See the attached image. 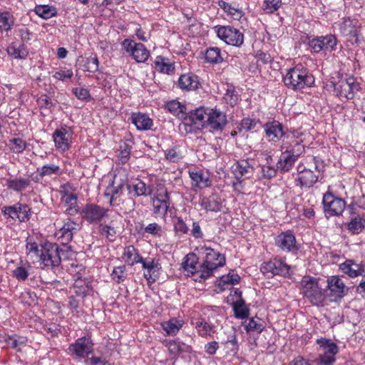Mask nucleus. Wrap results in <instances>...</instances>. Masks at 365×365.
<instances>
[{"mask_svg": "<svg viewBox=\"0 0 365 365\" xmlns=\"http://www.w3.org/2000/svg\"><path fill=\"white\" fill-rule=\"evenodd\" d=\"M284 85L289 89L299 91L304 88L312 87L314 83V78L309 71L302 66L289 68L284 76Z\"/></svg>", "mask_w": 365, "mask_h": 365, "instance_id": "f257e3e1", "label": "nucleus"}, {"mask_svg": "<svg viewBox=\"0 0 365 365\" xmlns=\"http://www.w3.org/2000/svg\"><path fill=\"white\" fill-rule=\"evenodd\" d=\"M201 250L205 254V259L200 265V277L195 279V281H202L210 277L214 270L225 264V257L224 255L215 251L210 247H202Z\"/></svg>", "mask_w": 365, "mask_h": 365, "instance_id": "f03ea898", "label": "nucleus"}, {"mask_svg": "<svg viewBox=\"0 0 365 365\" xmlns=\"http://www.w3.org/2000/svg\"><path fill=\"white\" fill-rule=\"evenodd\" d=\"M304 297L314 306L322 307L326 299L325 290L319 287L318 281L312 277H304L301 281Z\"/></svg>", "mask_w": 365, "mask_h": 365, "instance_id": "7ed1b4c3", "label": "nucleus"}, {"mask_svg": "<svg viewBox=\"0 0 365 365\" xmlns=\"http://www.w3.org/2000/svg\"><path fill=\"white\" fill-rule=\"evenodd\" d=\"M334 89L337 96L351 100L361 90V86L356 78L350 76L345 78H341L334 83Z\"/></svg>", "mask_w": 365, "mask_h": 365, "instance_id": "20e7f679", "label": "nucleus"}, {"mask_svg": "<svg viewBox=\"0 0 365 365\" xmlns=\"http://www.w3.org/2000/svg\"><path fill=\"white\" fill-rule=\"evenodd\" d=\"M93 344L90 337H81L69 345L68 353L76 359H84L93 352Z\"/></svg>", "mask_w": 365, "mask_h": 365, "instance_id": "39448f33", "label": "nucleus"}, {"mask_svg": "<svg viewBox=\"0 0 365 365\" xmlns=\"http://www.w3.org/2000/svg\"><path fill=\"white\" fill-rule=\"evenodd\" d=\"M322 203L325 214L329 217L340 215L346 206V202L344 200L334 196L329 192L324 195Z\"/></svg>", "mask_w": 365, "mask_h": 365, "instance_id": "423d86ee", "label": "nucleus"}, {"mask_svg": "<svg viewBox=\"0 0 365 365\" xmlns=\"http://www.w3.org/2000/svg\"><path fill=\"white\" fill-rule=\"evenodd\" d=\"M123 49L132 56L138 63L145 62L150 56L149 51L141 43H136L133 40L125 39L122 42Z\"/></svg>", "mask_w": 365, "mask_h": 365, "instance_id": "0eeeda50", "label": "nucleus"}, {"mask_svg": "<svg viewBox=\"0 0 365 365\" xmlns=\"http://www.w3.org/2000/svg\"><path fill=\"white\" fill-rule=\"evenodd\" d=\"M108 210L96 204H86L81 210V217L90 224H98L108 216Z\"/></svg>", "mask_w": 365, "mask_h": 365, "instance_id": "6e6552de", "label": "nucleus"}, {"mask_svg": "<svg viewBox=\"0 0 365 365\" xmlns=\"http://www.w3.org/2000/svg\"><path fill=\"white\" fill-rule=\"evenodd\" d=\"M217 36L226 43L240 47L244 42V34L230 26H220L217 30Z\"/></svg>", "mask_w": 365, "mask_h": 365, "instance_id": "1a4fd4ad", "label": "nucleus"}, {"mask_svg": "<svg viewBox=\"0 0 365 365\" xmlns=\"http://www.w3.org/2000/svg\"><path fill=\"white\" fill-rule=\"evenodd\" d=\"M58 245L46 243L41 246L40 260L45 267H56L59 266Z\"/></svg>", "mask_w": 365, "mask_h": 365, "instance_id": "9d476101", "label": "nucleus"}, {"mask_svg": "<svg viewBox=\"0 0 365 365\" xmlns=\"http://www.w3.org/2000/svg\"><path fill=\"white\" fill-rule=\"evenodd\" d=\"M327 289L334 301L341 300L349 292V287L338 275H333L327 279Z\"/></svg>", "mask_w": 365, "mask_h": 365, "instance_id": "9b49d317", "label": "nucleus"}, {"mask_svg": "<svg viewBox=\"0 0 365 365\" xmlns=\"http://www.w3.org/2000/svg\"><path fill=\"white\" fill-rule=\"evenodd\" d=\"M336 42L335 36L327 35L309 39L308 43L314 52L319 53L322 50H334L336 46Z\"/></svg>", "mask_w": 365, "mask_h": 365, "instance_id": "f8f14e48", "label": "nucleus"}, {"mask_svg": "<svg viewBox=\"0 0 365 365\" xmlns=\"http://www.w3.org/2000/svg\"><path fill=\"white\" fill-rule=\"evenodd\" d=\"M275 245L284 252H294L299 250L295 236L290 232H282L275 238Z\"/></svg>", "mask_w": 365, "mask_h": 365, "instance_id": "ddd939ff", "label": "nucleus"}, {"mask_svg": "<svg viewBox=\"0 0 365 365\" xmlns=\"http://www.w3.org/2000/svg\"><path fill=\"white\" fill-rule=\"evenodd\" d=\"M268 141L279 142L286 134L285 128L277 120L267 122L264 125Z\"/></svg>", "mask_w": 365, "mask_h": 365, "instance_id": "4468645a", "label": "nucleus"}, {"mask_svg": "<svg viewBox=\"0 0 365 365\" xmlns=\"http://www.w3.org/2000/svg\"><path fill=\"white\" fill-rule=\"evenodd\" d=\"M208 110L204 108H199L194 110L187 111L186 118L184 119L185 125H198L204 126L206 125L207 119Z\"/></svg>", "mask_w": 365, "mask_h": 365, "instance_id": "2eb2a0df", "label": "nucleus"}, {"mask_svg": "<svg viewBox=\"0 0 365 365\" xmlns=\"http://www.w3.org/2000/svg\"><path fill=\"white\" fill-rule=\"evenodd\" d=\"M227 124V118L225 113L219 110L208 111L206 125L215 130H221Z\"/></svg>", "mask_w": 365, "mask_h": 365, "instance_id": "dca6fc26", "label": "nucleus"}, {"mask_svg": "<svg viewBox=\"0 0 365 365\" xmlns=\"http://www.w3.org/2000/svg\"><path fill=\"white\" fill-rule=\"evenodd\" d=\"M126 187L128 192L135 197L150 196L153 193V187L147 185L140 179H135L133 182L127 184Z\"/></svg>", "mask_w": 365, "mask_h": 365, "instance_id": "f3484780", "label": "nucleus"}, {"mask_svg": "<svg viewBox=\"0 0 365 365\" xmlns=\"http://www.w3.org/2000/svg\"><path fill=\"white\" fill-rule=\"evenodd\" d=\"M78 225L71 220L65 222L62 227L56 232V236L63 245L69 243L77 231Z\"/></svg>", "mask_w": 365, "mask_h": 365, "instance_id": "a211bd4d", "label": "nucleus"}, {"mask_svg": "<svg viewBox=\"0 0 365 365\" xmlns=\"http://www.w3.org/2000/svg\"><path fill=\"white\" fill-rule=\"evenodd\" d=\"M53 138L58 150L65 152L69 149L71 133L68 130L63 128L56 130Z\"/></svg>", "mask_w": 365, "mask_h": 365, "instance_id": "6ab92c4d", "label": "nucleus"}, {"mask_svg": "<svg viewBox=\"0 0 365 365\" xmlns=\"http://www.w3.org/2000/svg\"><path fill=\"white\" fill-rule=\"evenodd\" d=\"M340 270L349 277H356L363 275L365 272L364 267L352 259H346L339 265Z\"/></svg>", "mask_w": 365, "mask_h": 365, "instance_id": "aec40b11", "label": "nucleus"}, {"mask_svg": "<svg viewBox=\"0 0 365 365\" xmlns=\"http://www.w3.org/2000/svg\"><path fill=\"white\" fill-rule=\"evenodd\" d=\"M198 257L195 253L187 254L183 259L181 267L187 274H191L195 276V279L200 277V266L197 267Z\"/></svg>", "mask_w": 365, "mask_h": 365, "instance_id": "412c9836", "label": "nucleus"}, {"mask_svg": "<svg viewBox=\"0 0 365 365\" xmlns=\"http://www.w3.org/2000/svg\"><path fill=\"white\" fill-rule=\"evenodd\" d=\"M200 82L198 77L192 73L181 75L178 79V86L182 90L191 91L198 88Z\"/></svg>", "mask_w": 365, "mask_h": 365, "instance_id": "4be33fe9", "label": "nucleus"}, {"mask_svg": "<svg viewBox=\"0 0 365 365\" xmlns=\"http://www.w3.org/2000/svg\"><path fill=\"white\" fill-rule=\"evenodd\" d=\"M130 120L139 130H150L153 125V120L150 118L148 115L144 113H133Z\"/></svg>", "mask_w": 365, "mask_h": 365, "instance_id": "5701e85b", "label": "nucleus"}, {"mask_svg": "<svg viewBox=\"0 0 365 365\" xmlns=\"http://www.w3.org/2000/svg\"><path fill=\"white\" fill-rule=\"evenodd\" d=\"M282 150H284V153L297 160L298 158L304 152L305 148L302 142L294 139L289 145L287 143H284L282 145Z\"/></svg>", "mask_w": 365, "mask_h": 365, "instance_id": "b1692460", "label": "nucleus"}, {"mask_svg": "<svg viewBox=\"0 0 365 365\" xmlns=\"http://www.w3.org/2000/svg\"><path fill=\"white\" fill-rule=\"evenodd\" d=\"M236 179H240L243 176L249 178L254 171V168L247 160L237 161L232 167Z\"/></svg>", "mask_w": 365, "mask_h": 365, "instance_id": "393cba45", "label": "nucleus"}, {"mask_svg": "<svg viewBox=\"0 0 365 365\" xmlns=\"http://www.w3.org/2000/svg\"><path fill=\"white\" fill-rule=\"evenodd\" d=\"M318 179L319 176L312 170L311 168H309L298 176L297 180L301 187L309 188L318 181Z\"/></svg>", "mask_w": 365, "mask_h": 365, "instance_id": "a878e982", "label": "nucleus"}, {"mask_svg": "<svg viewBox=\"0 0 365 365\" xmlns=\"http://www.w3.org/2000/svg\"><path fill=\"white\" fill-rule=\"evenodd\" d=\"M165 108L173 115H176L179 119L184 121L187 113V108L185 105L177 100H173L166 103Z\"/></svg>", "mask_w": 365, "mask_h": 365, "instance_id": "bb28decb", "label": "nucleus"}, {"mask_svg": "<svg viewBox=\"0 0 365 365\" xmlns=\"http://www.w3.org/2000/svg\"><path fill=\"white\" fill-rule=\"evenodd\" d=\"M201 206L207 211L211 212H218L222 207L220 199L217 195L203 197L201 200Z\"/></svg>", "mask_w": 365, "mask_h": 365, "instance_id": "cd10ccee", "label": "nucleus"}, {"mask_svg": "<svg viewBox=\"0 0 365 365\" xmlns=\"http://www.w3.org/2000/svg\"><path fill=\"white\" fill-rule=\"evenodd\" d=\"M123 259L130 266L139 262H143V257L140 255L138 250L133 245H129L125 248Z\"/></svg>", "mask_w": 365, "mask_h": 365, "instance_id": "c85d7f7f", "label": "nucleus"}, {"mask_svg": "<svg viewBox=\"0 0 365 365\" xmlns=\"http://www.w3.org/2000/svg\"><path fill=\"white\" fill-rule=\"evenodd\" d=\"M218 5L222 9H223L225 13H227L228 16L232 17L234 20L240 21L245 15L244 12L241 9L232 6L230 4L223 0L219 1Z\"/></svg>", "mask_w": 365, "mask_h": 365, "instance_id": "c756f323", "label": "nucleus"}, {"mask_svg": "<svg viewBox=\"0 0 365 365\" xmlns=\"http://www.w3.org/2000/svg\"><path fill=\"white\" fill-rule=\"evenodd\" d=\"M183 321L177 318H171L168 321L162 323L163 330L168 335H175L183 326Z\"/></svg>", "mask_w": 365, "mask_h": 365, "instance_id": "7c9ffc66", "label": "nucleus"}, {"mask_svg": "<svg viewBox=\"0 0 365 365\" xmlns=\"http://www.w3.org/2000/svg\"><path fill=\"white\" fill-rule=\"evenodd\" d=\"M232 308L236 318L244 319L250 315V309L245 304L243 299L232 302Z\"/></svg>", "mask_w": 365, "mask_h": 365, "instance_id": "2f4dec72", "label": "nucleus"}, {"mask_svg": "<svg viewBox=\"0 0 365 365\" xmlns=\"http://www.w3.org/2000/svg\"><path fill=\"white\" fill-rule=\"evenodd\" d=\"M296 161L294 158L283 151L277 163V168L282 172H288L293 168Z\"/></svg>", "mask_w": 365, "mask_h": 365, "instance_id": "473e14b6", "label": "nucleus"}, {"mask_svg": "<svg viewBox=\"0 0 365 365\" xmlns=\"http://www.w3.org/2000/svg\"><path fill=\"white\" fill-rule=\"evenodd\" d=\"M37 172L40 177H52L59 176L62 174V170L60 166L57 165H44L41 168L37 169Z\"/></svg>", "mask_w": 365, "mask_h": 365, "instance_id": "72a5a7b5", "label": "nucleus"}, {"mask_svg": "<svg viewBox=\"0 0 365 365\" xmlns=\"http://www.w3.org/2000/svg\"><path fill=\"white\" fill-rule=\"evenodd\" d=\"M317 344L320 346L323 352L335 354L339 353V349L338 346L332 341L331 339L327 338H320L317 339Z\"/></svg>", "mask_w": 365, "mask_h": 365, "instance_id": "f704fd0d", "label": "nucleus"}, {"mask_svg": "<svg viewBox=\"0 0 365 365\" xmlns=\"http://www.w3.org/2000/svg\"><path fill=\"white\" fill-rule=\"evenodd\" d=\"M153 212L155 215L165 216L170 205V200L151 199Z\"/></svg>", "mask_w": 365, "mask_h": 365, "instance_id": "c9c22d12", "label": "nucleus"}, {"mask_svg": "<svg viewBox=\"0 0 365 365\" xmlns=\"http://www.w3.org/2000/svg\"><path fill=\"white\" fill-rule=\"evenodd\" d=\"M31 184L29 178H19L8 180L7 187L9 189L16 192H21L28 187Z\"/></svg>", "mask_w": 365, "mask_h": 365, "instance_id": "e433bc0d", "label": "nucleus"}, {"mask_svg": "<svg viewBox=\"0 0 365 365\" xmlns=\"http://www.w3.org/2000/svg\"><path fill=\"white\" fill-rule=\"evenodd\" d=\"M77 199V196L74 193L69 196L61 197V202L67 206L65 211L66 214L74 215L78 213Z\"/></svg>", "mask_w": 365, "mask_h": 365, "instance_id": "4c0bfd02", "label": "nucleus"}, {"mask_svg": "<svg viewBox=\"0 0 365 365\" xmlns=\"http://www.w3.org/2000/svg\"><path fill=\"white\" fill-rule=\"evenodd\" d=\"M14 24V20L12 14L8 11L0 13V32L9 31L11 30Z\"/></svg>", "mask_w": 365, "mask_h": 365, "instance_id": "58836bf2", "label": "nucleus"}, {"mask_svg": "<svg viewBox=\"0 0 365 365\" xmlns=\"http://www.w3.org/2000/svg\"><path fill=\"white\" fill-rule=\"evenodd\" d=\"M167 346L171 355L176 356L181 353L187 352L189 351L190 347L185 344L178 341H169L167 343Z\"/></svg>", "mask_w": 365, "mask_h": 365, "instance_id": "ea45409f", "label": "nucleus"}, {"mask_svg": "<svg viewBox=\"0 0 365 365\" xmlns=\"http://www.w3.org/2000/svg\"><path fill=\"white\" fill-rule=\"evenodd\" d=\"M364 227V218L362 219L359 216L352 217L350 222L347 224V229L352 235H357L360 233Z\"/></svg>", "mask_w": 365, "mask_h": 365, "instance_id": "a19ab883", "label": "nucleus"}, {"mask_svg": "<svg viewBox=\"0 0 365 365\" xmlns=\"http://www.w3.org/2000/svg\"><path fill=\"white\" fill-rule=\"evenodd\" d=\"M205 58L206 62L210 63H219L223 60L221 56L220 49L217 47H210L206 50Z\"/></svg>", "mask_w": 365, "mask_h": 365, "instance_id": "79ce46f5", "label": "nucleus"}, {"mask_svg": "<svg viewBox=\"0 0 365 365\" xmlns=\"http://www.w3.org/2000/svg\"><path fill=\"white\" fill-rule=\"evenodd\" d=\"M36 14L44 19H48L57 14L56 9L48 5H39L35 8Z\"/></svg>", "mask_w": 365, "mask_h": 365, "instance_id": "37998d69", "label": "nucleus"}, {"mask_svg": "<svg viewBox=\"0 0 365 365\" xmlns=\"http://www.w3.org/2000/svg\"><path fill=\"white\" fill-rule=\"evenodd\" d=\"M16 218L20 222H26L30 219L31 209L28 205L16 203Z\"/></svg>", "mask_w": 365, "mask_h": 365, "instance_id": "c03bdc74", "label": "nucleus"}, {"mask_svg": "<svg viewBox=\"0 0 365 365\" xmlns=\"http://www.w3.org/2000/svg\"><path fill=\"white\" fill-rule=\"evenodd\" d=\"M7 52L9 55L13 56L15 58H24L28 54V52L26 51L24 45H20L17 47L15 43H11L7 48Z\"/></svg>", "mask_w": 365, "mask_h": 365, "instance_id": "a18cd8bd", "label": "nucleus"}, {"mask_svg": "<svg viewBox=\"0 0 365 365\" xmlns=\"http://www.w3.org/2000/svg\"><path fill=\"white\" fill-rule=\"evenodd\" d=\"M190 177L198 187H206L209 185L208 178L205 177L202 172L190 173Z\"/></svg>", "mask_w": 365, "mask_h": 365, "instance_id": "49530a36", "label": "nucleus"}, {"mask_svg": "<svg viewBox=\"0 0 365 365\" xmlns=\"http://www.w3.org/2000/svg\"><path fill=\"white\" fill-rule=\"evenodd\" d=\"M340 32L345 36H356L357 30L351 20H345L340 25Z\"/></svg>", "mask_w": 365, "mask_h": 365, "instance_id": "de8ad7c7", "label": "nucleus"}, {"mask_svg": "<svg viewBox=\"0 0 365 365\" xmlns=\"http://www.w3.org/2000/svg\"><path fill=\"white\" fill-rule=\"evenodd\" d=\"M8 145L14 153H21L26 149L27 144L21 138H14L9 140Z\"/></svg>", "mask_w": 365, "mask_h": 365, "instance_id": "09e8293b", "label": "nucleus"}, {"mask_svg": "<svg viewBox=\"0 0 365 365\" xmlns=\"http://www.w3.org/2000/svg\"><path fill=\"white\" fill-rule=\"evenodd\" d=\"M7 344L18 351H21V346L25 345L26 340L23 336H9L5 339Z\"/></svg>", "mask_w": 365, "mask_h": 365, "instance_id": "8fccbe9b", "label": "nucleus"}, {"mask_svg": "<svg viewBox=\"0 0 365 365\" xmlns=\"http://www.w3.org/2000/svg\"><path fill=\"white\" fill-rule=\"evenodd\" d=\"M335 361L336 355L326 352L319 354L318 358L314 361V362L321 365H332Z\"/></svg>", "mask_w": 365, "mask_h": 365, "instance_id": "3c124183", "label": "nucleus"}, {"mask_svg": "<svg viewBox=\"0 0 365 365\" xmlns=\"http://www.w3.org/2000/svg\"><path fill=\"white\" fill-rule=\"evenodd\" d=\"M126 276V268L124 265L114 267L111 273L112 279L118 284L123 282L125 279Z\"/></svg>", "mask_w": 365, "mask_h": 365, "instance_id": "603ef678", "label": "nucleus"}, {"mask_svg": "<svg viewBox=\"0 0 365 365\" xmlns=\"http://www.w3.org/2000/svg\"><path fill=\"white\" fill-rule=\"evenodd\" d=\"M276 266L275 268H274V273L273 277L274 275H281L283 277H286L289 275V266L284 263L282 260L276 259Z\"/></svg>", "mask_w": 365, "mask_h": 365, "instance_id": "864d4df0", "label": "nucleus"}, {"mask_svg": "<svg viewBox=\"0 0 365 365\" xmlns=\"http://www.w3.org/2000/svg\"><path fill=\"white\" fill-rule=\"evenodd\" d=\"M100 232L101 235L107 238L109 241L113 242L115 240L116 231L115 229L108 225H100Z\"/></svg>", "mask_w": 365, "mask_h": 365, "instance_id": "5fc2aeb1", "label": "nucleus"}, {"mask_svg": "<svg viewBox=\"0 0 365 365\" xmlns=\"http://www.w3.org/2000/svg\"><path fill=\"white\" fill-rule=\"evenodd\" d=\"M37 103L41 109L49 110L56 105V102L53 101L47 95H41L38 98Z\"/></svg>", "mask_w": 365, "mask_h": 365, "instance_id": "6e6d98bb", "label": "nucleus"}, {"mask_svg": "<svg viewBox=\"0 0 365 365\" xmlns=\"http://www.w3.org/2000/svg\"><path fill=\"white\" fill-rule=\"evenodd\" d=\"M195 328L197 329L198 334L202 337L210 335L212 330V327L204 320L196 322Z\"/></svg>", "mask_w": 365, "mask_h": 365, "instance_id": "4d7b16f0", "label": "nucleus"}, {"mask_svg": "<svg viewBox=\"0 0 365 365\" xmlns=\"http://www.w3.org/2000/svg\"><path fill=\"white\" fill-rule=\"evenodd\" d=\"M245 329L247 333L251 331H257L260 333L264 329V326L262 323H259L254 318H252L245 325Z\"/></svg>", "mask_w": 365, "mask_h": 365, "instance_id": "13d9d810", "label": "nucleus"}, {"mask_svg": "<svg viewBox=\"0 0 365 365\" xmlns=\"http://www.w3.org/2000/svg\"><path fill=\"white\" fill-rule=\"evenodd\" d=\"M165 158L171 163H177L182 158V156L178 148L175 147L166 150Z\"/></svg>", "mask_w": 365, "mask_h": 365, "instance_id": "bf43d9fd", "label": "nucleus"}, {"mask_svg": "<svg viewBox=\"0 0 365 365\" xmlns=\"http://www.w3.org/2000/svg\"><path fill=\"white\" fill-rule=\"evenodd\" d=\"M224 99L227 104L230 106H235L238 101L237 94L234 88H229L227 89L226 93L224 96Z\"/></svg>", "mask_w": 365, "mask_h": 365, "instance_id": "052dcab7", "label": "nucleus"}, {"mask_svg": "<svg viewBox=\"0 0 365 365\" xmlns=\"http://www.w3.org/2000/svg\"><path fill=\"white\" fill-rule=\"evenodd\" d=\"M240 279V276L237 274L229 273L227 275H223L220 277V285L222 284H230L234 285L239 283Z\"/></svg>", "mask_w": 365, "mask_h": 365, "instance_id": "680f3d73", "label": "nucleus"}, {"mask_svg": "<svg viewBox=\"0 0 365 365\" xmlns=\"http://www.w3.org/2000/svg\"><path fill=\"white\" fill-rule=\"evenodd\" d=\"M99 61L96 56H90L86 58L84 64L86 71L95 73L98 70Z\"/></svg>", "mask_w": 365, "mask_h": 365, "instance_id": "e2e57ef3", "label": "nucleus"}, {"mask_svg": "<svg viewBox=\"0 0 365 365\" xmlns=\"http://www.w3.org/2000/svg\"><path fill=\"white\" fill-rule=\"evenodd\" d=\"M281 5V0H265L263 9L266 13L272 14L277 11Z\"/></svg>", "mask_w": 365, "mask_h": 365, "instance_id": "0e129e2a", "label": "nucleus"}, {"mask_svg": "<svg viewBox=\"0 0 365 365\" xmlns=\"http://www.w3.org/2000/svg\"><path fill=\"white\" fill-rule=\"evenodd\" d=\"M164 61L165 59L163 57L158 56L155 63V67L161 72L169 73L170 71H173L174 67L171 64L165 63Z\"/></svg>", "mask_w": 365, "mask_h": 365, "instance_id": "69168bd1", "label": "nucleus"}, {"mask_svg": "<svg viewBox=\"0 0 365 365\" xmlns=\"http://www.w3.org/2000/svg\"><path fill=\"white\" fill-rule=\"evenodd\" d=\"M146 233L153 235L155 237H161L163 234V228L156 222L150 223L145 227Z\"/></svg>", "mask_w": 365, "mask_h": 365, "instance_id": "338daca9", "label": "nucleus"}, {"mask_svg": "<svg viewBox=\"0 0 365 365\" xmlns=\"http://www.w3.org/2000/svg\"><path fill=\"white\" fill-rule=\"evenodd\" d=\"M12 275L19 281H25L29 277V270L24 267L19 266L13 271Z\"/></svg>", "mask_w": 365, "mask_h": 365, "instance_id": "774afa93", "label": "nucleus"}]
</instances>
